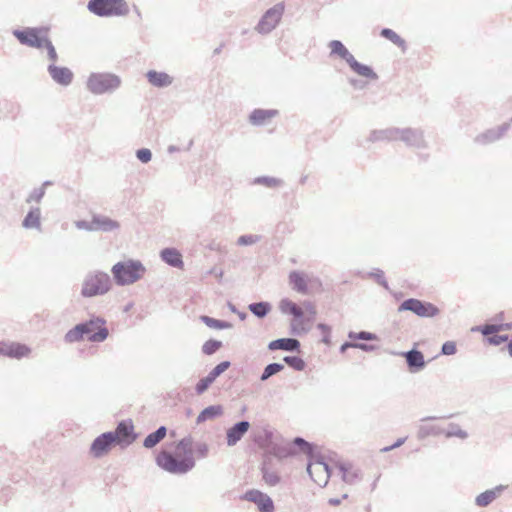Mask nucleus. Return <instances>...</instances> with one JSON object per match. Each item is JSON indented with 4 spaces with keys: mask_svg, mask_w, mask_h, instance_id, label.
I'll return each instance as SVG.
<instances>
[{
    "mask_svg": "<svg viewBox=\"0 0 512 512\" xmlns=\"http://www.w3.org/2000/svg\"><path fill=\"white\" fill-rule=\"evenodd\" d=\"M156 464L173 474H183L194 467L193 448L190 439H182L163 447L155 456Z\"/></svg>",
    "mask_w": 512,
    "mask_h": 512,
    "instance_id": "nucleus-1",
    "label": "nucleus"
},
{
    "mask_svg": "<svg viewBox=\"0 0 512 512\" xmlns=\"http://www.w3.org/2000/svg\"><path fill=\"white\" fill-rule=\"evenodd\" d=\"M108 336V329L105 326V321L101 318H94L90 321L76 325L69 330L65 335V340L68 343L78 342L81 340H88L91 342L104 341Z\"/></svg>",
    "mask_w": 512,
    "mask_h": 512,
    "instance_id": "nucleus-2",
    "label": "nucleus"
},
{
    "mask_svg": "<svg viewBox=\"0 0 512 512\" xmlns=\"http://www.w3.org/2000/svg\"><path fill=\"white\" fill-rule=\"evenodd\" d=\"M328 47L330 49L331 57L336 56L344 60L349 65V67L359 76L370 80L378 79V75L374 72V70L370 66L358 62L340 40H331L328 43Z\"/></svg>",
    "mask_w": 512,
    "mask_h": 512,
    "instance_id": "nucleus-3",
    "label": "nucleus"
},
{
    "mask_svg": "<svg viewBox=\"0 0 512 512\" xmlns=\"http://www.w3.org/2000/svg\"><path fill=\"white\" fill-rule=\"evenodd\" d=\"M121 78L109 72H94L87 79L86 87L94 95L112 94L121 86Z\"/></svg>",
    "mask_w": 512,
    "mask_h": 512,
    "instance_id": "nucleus-4",
    "label": "nucleus"
},
{
    "mask_svg": "<svg viewBox=\"0 0 512 512\" xmlns=\"http://www.w3.org/2000/svg\"><path fill=\"white\" fill-rule=\"evenodd\" d=\"M111 271L117 284L129 285L143 277L145 267L140 261L127 260L116 263Z\"/></svg>",
    "mask_w": 512,
    "mask_h": 512,
    "instance_id": "nucleus-5",
    "label": "nucleus"
},
{
    "mask_svg": "<svg viewBox=\"0 0 512 512\" xmlns=\"http://www.w3.org/2000/svg\"><path fill=\"white\" fill-rule=\"evenodd\" d=\"M87 8L99 17L125 16L129 11L125 0H89Z\"/></svg>",
    "mask_w": 512,
    "mask_h": 512,
    "instance_id": "nucleus-6",
    "label": "nucleus"
},
{
    "mask_svg": "<svg viewBox=\"0 0 512 512\" xmlns=\"http://www.w3.org/2000/svg\"><path fill=\"white\" fill-rule=\"evenodd\" d=\"M111 288V280L107 273L94 272L87 275L82 284L81 294L84 297H95L107 293Z\"/></svg>",
    "mask_w": 512,
    "mask_h": 512,
    "instance_id": "nucleus-7",
    "label": "nucleus"
},
{
    "mask_svg": "<svg viewBox=\"0 0 512 512\" xmlns=\"http://www.w3.org/2000/svg\"><path fill=\"white\" fill-rule=\"evenodd\" d=\"M285 7V2L281 1L267 9L255 26V31L261 35L270 34L280 24Z\"/></svg>",
    "mask_w": 512,
    "mask_h": 512,
    "instance_id": "nucleus-8",
    "label": "nucleus"
},
{
    "mask_svg": "<svg viewBox=\"0 0 512 512\" xmlns=\"http://www.w3.org/2000/svg\"><path fill=\"white\" fill-rule=\"evenodd\" d=\"M12 34L22 45L41 49L44 46L45 39L48 38V28L44 26L26 27L21 30L15 29Z\"/></svg>",
    "mask_w": 512,
    "mask_h": 512,
    "instance_id": "nucleus-9",
    "label": "nucleus"
},
{
    "mask_svg": "<svg viewBox=\"0 0 512 512\" xmlns=\"http://www.w3.org/2000/svg\"><path fill=\"white\" fill-rule=\"evenodd\" d=\"M398 132V140L409 148L424 150L429 147L424 130L421 128H399Z\"/></svg>",
    "mask_w": 512,
    "mask_h": 512,
    "instance_id": "nucleus-10",
    "label": "nucleus"
},
{
    "mask_svg": "<svg viewBox=\"0 0 512 512\" xmlns=\"http://www.w3.org/2000/svg\"><path fill=\"white\" fill-rule=\"evenodd\" d=\"M280 309L283 313L291 314L292 316H294L295 320L292 324V328L294 331H296L297 327L299 326V324L296 323L297 320L303 317L305 313H307L311 318H314V316L316 315L315 306L311 302H304L303 307H300L293 301L284 299L280 303Z\"/></svg>",
    "mask_w": 512,
    "mask_h": 512,
    "instance_id": "nucleus-11",
    "label": "nucleus"
},
{
    "mask_svg": "<svg viewBox=\"0 0 512 512\" xmlns=\"http://www.w3.org/2000/svg\"><path fill=\"white\" fill-rule=\"evenodd\" d=\"M401 311H411L419 317H434L439 313V309L428 302H423L418 299H407L399 306Z\"/></svg>",
    "mask_w": 512,
    "mask_h": 512,
    "instance_id": "nucleus-12",
    "label": "nucleus"
},
{
    "mask_svg": "<svg viewBox=\"0 0 512 512\" xmlns=\"http://www.w3.org/2000/svg\"><path fill=\"white\" fill-rule=\"evenodd\" d=\"M510 129V123L505 122L498 127H493L479 133L474 138V143L482 146L490 145L502 139Z\"/></svg>",
    "mask_w": 512,
    "mask_h": 512,
    "instance_id": "nucleus-13",
    "label": "nucleus"
},
{
    "mask_svg": "<svg viewBox=\"0 0 512 512\" xmlns=\"http://www.w3.org/2000/svg\"><path fill=\"white\" fill-rule=\"evenodd\" d=\"M115 444L128 446L136 439L134 426L131 421H122L118 424L115 432H112Z\"/></svg>",
    "mask_w": 512,
    "mask_h": 512,
    "instance_id": "nucleus-14",
    "label": "nucleus"
},
{
    "mask_svg": "<svg viewBox=\"0 0 512 512\" xmlns=\"http://www.w3.org/2000/svg\"><path fill=\"white\" fill-rule=\"evenodd\" d=\"M242 499L255 503L260 512L274 511V504L271 498L259 490L253 489L247 491Z\"/></svg>",
    "mask_w": 512,
    "mask_h": 512,
    "instance_id": "nucleus-15",
    "label": "nucleus"
},
{
    "mask_svg": "<svg viewBox=\"0 0 512 512\" xmlns=\"http://www.w3.org/2000/svg\"><path fill=\"white\" fill-rule=\"evenodd\" d=\"M308 473L312 480L319 486H325L329 480V469L323 461L315 460L308 465Z\"/></svg>",
    "mask_w": 512,
    "mask_h": 512,
    "instance_id": "nucleus-16",
    "label": "nucleus"
},
{
    "mask_svg": "<svg viewBox=\"0 0 512 512\" xmlns=\"http://www.w3.org/2000/svg\"><path fill=\"white\" fill-rule=\"evenodd\" d=\"M47 70L55 83L61 86H68L72 83L73 73L69 68L56 66L51 63L48 65Z\"/></svg>",
    "mask_w": 512,
    "mask_h": 512,
    "instance_id": "nucleus-17",
    "label": "nucleus"
},
{
    "mask_svg": "<svg viewBox=\"0 0 512 512\" xmlns=\"http://www.w3.org/2000/svg\"><path fill=\"white\" fill-rule=\"evenodd\" d=\"M115 444L112 432L103 433L97 437L91 445V453L95 457H101L108 453L111 447Z\"/></svg>",
    "mask_w": 512,
    "mask_h": 512,
    "instance_id": "nucleus-18",
    "label": "nucleus"
},
{
    "mask_svg": "<svg viewBox=\"0 0 512 512\" xmlns=\"http://www.w3.org/2000/svg\"><path fill=\"white\" fill-rule=\"evenodd\" d=\"M398 127L372 130L367 138L370 143L398 141Z\"/></svg>",
    "mask_w": 512,
    "mask_h": 512,
    "instance_id": "nucleus-19",
    "label": "nucleus"
},
{
    "mask_svg": "<svg viewBox=\"0 0 512 512\" xmlns=\"http://www.w3.org/2000/svg\"><path fill=\"white\" fill-rule=\"evenodd\" d=\"M148 82L157 88H165L173 83V77L166 72H159L156 70H149L146 73Z\"/></svg>",
    "mask_w": 512,
    "mask_h": 512,
    "instance_id": "nucleus-20",
    "label": "nucleus"
},
{
    "mask_svg": "<svg viewBox=\"0 0 512 512\" xmlns=\"http://www.w3.org/2000/svg\"><path fill=\"white\" fill-rule=\"evenodd\" d=\"M249 422L241 421L227 430L226 438L228 446H234L248 431Z\"/></svg>",
    "mask_w": 512,
    "mask_h": 512,
    "instance_id": "nucleus-21",
    "label": "nucleus"
},
{
    "mask_svg": "<svg viewBox=\"0 0 512 512\" xmlns=\"http://www.w3.org/2000/svg\"><path fill=\"white\" fill-rule=\"evenodd\" d=\"M277 114L278 111L274 109H254L249 115V122L254 126H262Z\"/></svg>",
    "mask_w": 512,
    "mask_h": 512,
    "instance_id": "nucleus-22",
    "label": "nucleus"
},
{
    "mask_svg": "<svg viewBox=\"0 0 512 512\" xmlns=\"http://www.w3.org/2000/svg\"><path fill=\"white\" fill-rule=\"evenodd\" d=\"M340 473L343 481L350 485L359 483L362 479L360 471L351 464H343L340 466Z\"/></svg>",
    "mask_w": 512,
    "mask_h": 512,
    "instance_id": "nucleus-23",
    "label": "nucleus"
},
{
    "mask_svg": "<svg viewBox=\"0 0 512 512\" xmlns=\"http://www.w3.org/2000/svg\"><path fill=\"white\" fill-rule=\"evenodd\" d=\"M161 258L164 262H166L168 265L183 269L184 263L182 260L181 253L174 249V248H166L161 251Z\"/></svg>",
    "mask_w": 512,
    "mask_h": 512,
    "instance_id": "nucleus-24",
    "label": "nucleus"
},
{
    "mask_svg": "<svg viewBox=\"0 0 512 512\" xmlns=\"http://www.w3.org/2000/svg\"><path fill=\"white\" fill-rule=\"evenodd\" d=\"M289 281L294 290L303 294L308 292V279L303 273L296 271L291 272L289 275Z\"/></svg>",
    "mask_w": 512,
    "mask_h": 512,
    "instance_id": "nucleus-25",
    "label": "nucleus"
},
{
    "mask_svg": "<svg viewBox=\"0 0 512 512\" xmlns=\"http://www.w3.org/2000/svg\"><path fill=\"white\" fill-rule=\"evenodd\" d=\"M410 371H417L425 366L424 356L420 351L411 350L405 354Z\"/></svg>",
    "mask_w": 512,
    "mask_h": 512,
    "instance_id": "nucleus-26",
    "label": "nucleus"
},
{
    "mask_svg": "<svg viewBox=\"0 0 512 512\" xmlns=\"http://www.w3.org/2000/svg\"><path fill=\"white\" fill-rule=\"evenodd\" d=\"M299 346H300V343L298 340L292 339V338H283V339H278V340H274V341L270 342L269 349L270 350L281 349V350H286V351H293V350L298 349Z\"/></svg>",
    "mask_w": 512,
    "mask_h": 512,
    "instance_id": "nucleus-27",
    "label": "nucleus"
},
{
    "mask_svg": "<svg viewBox=\"0 0 512 512\" xmlns=\"http://www.w3.org/2000/svg\"><path fill=\"white\" fill-rule=\"evenodd\" d=\"M167 435V429L164 426L159 427L155 432L150 433L143 441L145 448L151 449L158 445Z\"/></svg>",
    "mask_w": 512,
    "mask_h": 512,
    "instance_id": "nucleus-28",
    "label": "nucleus"
},
{
    "mask_svg": "<svg viewBox=\"0 0 512 512\" xmlns=\"http://www.w3.org/2000/svg\"><path fill=\"white\" fill-rule=\"evenodd\" d=\"M31 349L21 343L8 342V357L21 359L29 356Z\"/></svg>",
    "mask_w": 512,
    "mask_h": 512,
    "instance_id": "nucleus-29",
    "label": "nucleus"
},
{
    "mask_svg": "<svg viewBox=\"0 0 512 512\" xmlns=\"http://www.w3.org/2000/svg\"><path fill=\"white\" fill-rule=\"evenodd\" d=\"M512 322L510 323H502V324H486L477 328L483 335L489 336L492 334H496L500 331L511 330Z\"/></svg>",
    "mask_w": 512,
    "mask_h": 512,
    "instance_id": "nucleus-30",
    "label": "nucleus"
},
{
    "mask_svg": "<svg viewBox=\"0 0 512 512\" xmlns=\"http://www.w3.org/2000/svg\"><path fill=\"white\" fill-rule=\"evenodd\" d=\"M381 37L389 40L399 48H401L403 51L406 49V41L401 38L395 31H393L390 28H383L380 31Z\"/></svg>",
    "mask_w": 512,
    "mask_h": 512,
    "instance_id": "nucleus-31",
    "label": "nucleus"
},
{
    "mask_svg": "<svg viewBox=\"0 0 512 512\" xmlns=\"http://www.w3.org/2000/svg\"><path fill=\"white\" fill-rule=\"evenodd\" d=\"M223 413V409L220 405L209 406L205 408L197 417V423H203L209 419L220 416Z\"/></svg>",
    "mask_w": 512,
    "mask_h": 512,
    "instance_id": "nucleus-32",
    "label": "nucleus"
},
{
    "mask_svg": "<svg viewBox=\"0 0 512 512\" xmlns=\"http://www.w3.org/2000/svg\"><path fill=\"white\" fill-rule=\"evenodd\" d=\"M253 184L263 185L268 188H276L282 186L283 181L275 177L259 176L253 180Z\"/></svg>",
    "mask_w": 512,
    "mask_h": 512,
    "instance_id": "nucleus-33",
    "label": "nucleus"
},
{
    "mask_svg": "<svg viewBox=\"0 0 512 512\" xmlns=\"http://www.w3.org/2000/svg\"><path fill=\"white\" fill-rule=\"evenodd\" d=\"M496 496H497L496 491L487 490L477 496L476 504L478 506L485 507V506L489 505L492 501H494L496 499Z\"/></svg>",
    "mask_w": 512,
    "mask_h": 512,
    "instance_id": "nucleus-34",
    "label": "nucleus"
},
{
    "mask_svg": "<svg viewBox=\"0 0 512 512\" xmlns=\"http://www.w3.org/2000/svg\"><path fill=\"white\" fill-rule=\"evenodd\" d=\"M284 361L293 369L301 371L305 368V362L297 356H287Z\"/></svg>",
    "mask_w": 512,
    "mask_h": 512,
    "instance_id": "nucleus-35",
    "label": "nucleus"
},
{
    "mask_svg": "<svg viewBox=\"0 0 512 512\" xmlns=\"http://www.w3.org/2000/svg\"><path fill=\"white\" fill-rule=\"evenodd\" d=\"M201 319L210 328L224 329V328L229 327V324L222 322L220 320L208 317V316H202Z\"/></svg>",
    "mask_w": 512,
    "mask_h": 512,
    "instance_id": "nucleus-36",
    "label": "nucleus"
},
{
    "mask_svg": "<svg viewBox=\"0 0 512 512\" xmlns=\"http://www.w3.org/2000/svg\"><path fill=\"white\" fill-rule=\"evenodd\" d=\"M40 209L35 208L29 211V213L25 216L22 224H40Z\"/></svg>",
    "mask_w": 512,
    "mask_h": 512,
    "instance_id": "nucleus-37",
    "label": "nucleus"
},
{
    "mask_svg": "<svg viewBox=\"0 0 512 512\" xmlns=\"http://www.w3.org/2000/svg\"><path fill=\"white\" fill-rule=\"evenodd\" d=\"M75 224H89V223L87 221L81 220V221H76ZM90 224L98 225V224H118V223L105 217V216L94 214Z\"/></svg>",
    "mask_w": 512,
    "mask_h": 512,
    "instance_id": "nucleus-38",
    "label": "nucleus"
},
{
    "mask_svg": "<svg viewBox=\"0 0 512 512\" xmlns=\"http://www.w3.org/2000/svg\"><path fill=\"white\" fill-rule=\"evenodd\" d=\"M282 369H283V365H281V364H278V363L269 364L265 368V370L261 376V380L264 381V380L268 379L272 375L280 372Z\"/></svg>",
    "mask_w": 512,
    "mask_h": 512,
    "instance_id": "nucleus-39",
    "label": "nucleus"
},
{
    "mask_svg": "<svg viewBox=\"0 0 512 512\" xmlns=\"http://www.w3.org/2000/svg\"><path fill=\"white\" fill-rule=\"evenodd\" d=\"M46 49H47V56H48V59L53 63L55 64V62L58 60V54L56 52V49L53 45V43L51 42V40L49 38L45 39V42H44V46Z\"/></svg>",
    "mask_w": 512,
    "mask_h": 512,
    "instance_id": "nucleus-40",
    "label": "nucleus"
},
{
    "mask_svg": "<svg viewBox=\"0 0 512 512\" xmlns=\"http://www.w3.org/2000/svg\"><path fill=\"white\" fill-rule=\"evenodd\" d=\"M250 310L258 317H263L267 314L269 307L266 303H255L250 305Z\"/></svg>",
    "mask_w": 512,
    "mask_h": 512,
    "instance_id": "nucleus-41",
    "label": "nucleus"
},
{
    "mask_svg": "<svg viewBox=\"0 0 512 512\" xmlns=\"http://www.w3.org/2000/svg\"><path fill=\"white\" fill-rule=\"evenodd\" d=\"M221 347V342L217 340H208L203 345V352L207 355L215 353Z\"/></svg>",
    "mask_w": 512,
    "mask_h": 512,
    "instance_id": "nucleus-42",
    "label": "nucleus"
},
{
    "mask_svg": "<svg viewBox=\"0 0 512 512\" xmlns=\"http://www.w3.org/2000/svg\"><path fill=\"white\" fill-rule=\"evenodd\" d=\"M214 380L215 378H213L210 374L207 377L201 379L196 385L197 393H203L214 382Z\"/></svg>",
    "mask_w": 512,
    "mask_h": 512,
    "instance_id": "nucleus-43",
    "label": "nucleus"
},
{
    "mask_svg": "<svg viewBox=\"0 0 512 512\" xmlns=\"http://www.w3.org/2000/svg\"><path fill=\"white\" fill-rule=\"evenodd\" d=\"M137 159L142 163H148L152 159V152L148 148H141L136 151Z\"/></svg>",
    "mask_w": 512,
    "mask_h": 512,
    "instance_id": "nucleus-44",
    "label": "nucleus"
},
{
    "mask_svg": "<svg viewBox=\"0 0 512 512\" xmlns=\"http://www.w3.org/2000/svg\"><path fill=\"white\" fill-rule=\"evenodd\" d=\"M263 479L270 486H274L279 482V477L275 472H269L265 469L263 470Z\"/></svg>",
    "mask_w": 512,
    "mask_h": 512,
    "instance_id": "nucleus-45",
    "label": "nucleus"
},
{
    "mask_svg": "<svg viewBox=\"0 0 512 512\" xmlns=\"http://www.w3.org/2000/svg\"><path fill=\"white\" fill-rule=\"evenodd\" d=\"M45 195V190H44V187H39V188H35L29 195L27 201L28 202H32V201H35V202H40L41 199L44 197Z\"/></svg>",
    "mask_w": 512,
    "mask_h": 512,
    "instance_id": "nucleus-46",
    "label": "nucleus"
},
{
    "mask_svg": "<svg viewBox=\"0 0 512 512\" xmlns=\"http://www.w3.org/2000/svg\"><path fill=\"white\" fill-rule=\"evenodd\" d=\"M229 366L230 363L228 361L221 362L209 374L216 379L221 373L226 371Z\"/></svg>",
    "mask_w": 512,
    "mask_h": 512,
    "instance_id": "nucleus-47",
    "label": "nucleus"
},
{
    "mask_svg": "<svg viewBox=\"0 0 512 512\" xmlns=\"http://www.w3.org/2000/svg\"><path fill=\"white\" fill-rule=\"evenodd\" d=\"M508 340V336H502V335H489L487 336V343L490 345H500L503 342H506Z\"/></svg>",
    "mask_w": 512,
    "mask_h": 512,
    "instance_id": "nucleus-48",
    "label": "nucleus"
},
{
    "mask_svg": "<svg viewBox=\"0 0 512 512\" xmlns=\"http://www.w3.org/2000/svg\"><path fill=\"white\" fill-rule=\"evenodd\" d=\"M318 329L321 331L322 333V341L329 345L331 343V340H330V328L325 325V324H319L318 325Z\"/></svg>",
    "mask_w": 512,
    "mask_h": 512,
    "instance_id": "nucleus-49",
    "label": "nucleus"
},
{
    "mask_svg": "<svg viewBox=\"0 0 512 512\" xmlns=\"http://www.w3.org/2000/svg\"><path fill=\"white\" fill-rule=\"evenodd\" d=\"M442 352L445 355H453L456 352V345L452 341H448L443 344Z\"/></svg>",
    "mask_w": 512,
    "mask_h": 512,
    "instance_id": "nucleus-50",
    "label": "nucleus"
},
{
    "mask_svg": "<svg viewBox=\"0 0 512 512\" xmlns=\"http://www.w3.org/2000/svg\"><path fill=\"white\" fill-rule=\"evenodd\" d=\"M405 442V438H402V439H399L396 443H394L393 445L389 446V447H385L382 449V451L384 452H387V451H390L394 448H397L399 446H401L403 443Z\"/></svg>",
    "mask_w": 512,
    "mask_h": 512,
    "instance_id": "nucleus-51",
    "label": "nucleus"
},
{
    "mask_svg": "<svg viewBox=\"0 0 512 512\" xmlns=\"http://www.w3.org/2000/svg\"><path fill=\"white\" fill-rule=\"evenodd\" d=\"M0 354L8 357V342H0Z\"/></svg>",
    "mask_w": 512,
    "mask_h": 512,
    "instance_id": "nucleus-52",
    "label": "nucleus"
},
{
    "mask_svg": "<svg viewBox=\"0 0 512 512\" xmlns=\"http://www.w3.org/2000/svg\"><path fill=\"white\" fill-rule=\"evenodd\" d=\"M349 83H350L353 87H355V88H360V89H361V88H363V87H364V86L361 84V81H359V80H357V79H353V78H351V79H349Z\"/></svg>",
    "mask_w": 512,
    "mask_h": 512,
    "instance_id": "nucleus-53",
    "label": "nucleus"
},
{
    "mask_svg": "<svg viewBox=\"0 0 512 512\" xmlns=\"http://www.w3.org/2000/svg\"><path fill=\"white\" fill-rule=\"evenodd\" d=\"M358 338L363 339V340H370L372 337H371V334L368 332H361L358 335Z\"/></svg>",
    "mask_w": 512,
    "mask_h": 512,
    "instance_id": "nucleus-54",
    "label": "nucleus"
},
{
    "mask_svg": "<svg viewBox=\"0 0 512 512\" xmlns=\"http://www.w3.org/2000/svg\"><path fill=\"white\" fill-rule=\"evenodd\" d=\"M167 150L169 153H174V152L179 151V148L174 145H170Z\"/></svg>",
    "mask_w": 512,
    "mask_h": 512,
    "instance_id": "nucleus-55",
    "label": "nucleus"
},
{
    "mask_svg": "<svg viewBox=\"0 0 512 512\" xmlns=\"http://www.w3.org/2000/svg\"><path fill=\"white\" fill-rule=\"evenodd\" d=\"M356 345L354 344H350V343H345L341 346V351L344 352L348 347H355Z\"/></svg>",
    "mask_w": 512,
    "mask_h": 512,
    "instance_id": "nucleus-56",
    "label": "nucleus"
},
{
    "mask_svg": "<svg viewBox=\"0 0 512 512\" xmlns=\"http://www.w3.org/2000/svg\"><path fill=\"white\" fill-rule=\"evenodd\" d=\"M239 242L242 243V244H248V243H251L252 242V239L249 238V240H247L245 237H241L239 239Z\"/></svg>",
    "mask_w": 512,
    "mask_h": 512,
    "instance_id": "nucleus-57",
    "label": "nucleus"
},
{
    "mask_svg": "<svg viewBox=\"0 0 512 512\" xmlns=\"http://www.w3.org/2000/svg\"><path fill=\"white\" fill-rule=\"evenodd\" d=\"M508 352L509 355L512 357V340L508 343Z\"/></svg>",
    "mask_w": 512,
    "mask_h": 512,
    "instance_id": "nucleus-58",
    "label": "nucleus"
},
{
    "mask_svg": "<svg viewBox=\"0 0 512 512\" xmlns=\"http://www.w3.org/2000/svg\"><path fill=\"white\" fill-rule=\"evenodd\" d=\"M221 50H222V46H219L218 48H216V49L214 50V52H213V53H214L215 55H216V54H219V53L221 52Z\"/></svg>",
    "mask_w": 512,
    "mask_h": 512,
    "instance_id": "nucleus-59",
    "label": "nucleus"
},
{
    "mask_svg": "<svg viewBox=\"0 0 512 512\" xmlns=\"http://www.w3.org/2000/svg\"><path fill=\"white\" fill-rule=\"evenodd\" d=\"M51 184H52V182H51V181H45V182L42 184V186H41V187H44V188H45V187H47V186H49V185H51Z\"/></svg>",
    "mask_w": 512,
    "mask_h": 512,
    "instance_id": "nucleus-60",
    "label": "nucleus"
},
{
    "mask_svg": "<svg viewBox=\"0 0 512 512\" xmlns=\"http://www.w3.org/2000/svg\"><path fill=\"white\" fill-rule=\"evenodd\" d=\"M306 176L301 178V183H304L306 181Z\"/></svg>",
    "mask_w": 512,
    "mask_h": 512,
    "instance_id": "nucleus-61",
    "label": "nucleus"
},
{
    "mask_svg": "<svg viewBox=\"0 0 512 512\" xmlns=\"http://www.w3.org/2000/svg\"><path fill=\"white\" fill-rule=\"evenodd\" d=\"M511 122H512V117H511Z\"/></svg>",
    "mask_w": 512,
    "mask_h": 512,
    "instance_id": "nucleus-62",
    "label": "nucleus"
}]
</instances>
